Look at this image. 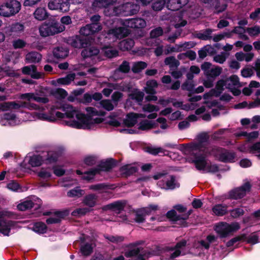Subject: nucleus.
<instances>
[{
    "label": "nucleus",
    "mask_w": 260,
    "mask_h": 260,
    "mask_svg": "<svg viewBox=\"0 0 260 260\" xmlns=\"http://www.w3.org/2000/svg\"><path fill=\"white\" fill-rule=\"evenodd\" d=\"M116 160L114 158H108L106 160H102L95 168H91L84 173L82 177L83 180L90 181L94 179L96 174H99L102 171L109 172L116 166Z\"/></svg>",
    "instance_id": "nucleus-1"
},
{
    "label": "nucleus",
    "mask_w": 260,
    "mask_h": 260,
    "mask_svg": "<svg viewBox=\"0 0 260 260\" xmlns=\"http://www.w3.org/2000/svg\"><path fill=\"white\" fill-rule=\"evenodd\" d=\"M185 153L189 155V162L194 164L196 168L199 171H204L207 165L206 155L203 150L191 151L185 150Z\"/></svg>",
    "instance_id": "nucleus-2"
},
{
    "label": "nucleus",
    "mask_w": 260,
    "mask_h": 260,
    "mask_svg": "<svg viewBox=\"0 0 260 260\" xmlns=\"http://www.w3.org/2000/svg\"><path fill=\"white\" fill-rule=\"evenodd\" d=\"M64 29V26L53 20L42 25L39 28V32L42 37H46L61 32Z\"/></svg>",
    "instance_id": "nucleus-3"
},
{
    "label": "nucleus",
    "mask_w": 260,
    "mask_h": 260,
    "mask_svg": "<svg viewBox=\"0 0 260 260\" xmlns=\"http://www.w3.org/2000/svg\"><path fill=\"white\" fill-rule=\"evenodd\" d=\"M240 228L238 222L228 223L221 222L216 225L214 230L218 234L220 238H224L233 234Z\"/></svg>",
    "instance_id": "nucleus-4"
},
{
    "label": "nucleus",
    "mask_w": 260,
    "mask_h": 260,
    "mask_svg": "<svg viewBox=\"0 0 260 260\" xmlns=\"http://www.w3.org/2000/svg\"><path fill=\"white\" fill-rule=\"evenodd\" d=\"M21 4L17 0H7L1 4V16L9 17L18 13L21 9Z\"/></svg>",
    "instance_id": "nucleus-5"
},
{
    "label": "nucleus",
    "mask_w": 260,
    "mask_h": 260,
    "mask_svg": "<svg viewBox=\"0 0 260 260\" xmlns=\"http://www.w3.org/2000/svg\"><path fill=\"white\" fill-rule=\"evenodd\" d=\"M140 10L139 5L134 3H126L115 7V10L119 16H127L136 14Z\"/></svg>",
    "instance_id": "nucleus-6"
},
{
    "label": "nucleus",
    "mask_w": 260,
    "mask_h": 260,
    "mask_svg": "<svg viewBox=\"0 0 260 260\" xmlns=\"http://www.w3.org/2000/svg\"><path fill=\"white\" fill-rule=\"evenodd\" d=\"M251 185L249 182H245L242 186L236 187L228 192V199L238 200L244 198L246 193L250 191Z\"/></svg>",
    "instance_id": "nucleus-7"
},
{
    "label": "nucleus",
    "mask_w": 260,
    "mask_h": 260,
    "mask_svg": "<svg viewBox=\"0 0 260 260\" xmlns=\"http://www.w3.org/2000/svg\"><path fill=\"white\" fill-rule=\"evenodd\" d=\"M76 117L78 121L73 120L72 121H66V124L73 128L77 129H87V127L89 125V120L86 114L84 113H78L76 115Z\"/></svg>",
    "instance_id": "nucleus-8"
},
{
    "label": "nucleus",
    "mask_w": 260,
    "mask_h": 260,
    "mask_svg": "<svg viewBox=\"0 0 260 260\" xmlns=\"http://www.w3.org/2000/svg\"><path fill=\"white\" fill-rule=\"evenodd\" d=\"M42 204V200L36 197H33L31 199H27L19 203L17 208L18 210L24 211L34 207L35 210L41 208Z\"/></svg>",
    "instance_id": "nucleus-9"
},
{
    "label": "nucleus",
    "mask_w": 260,
    "mask_h": 260,
    "mask_svg": "<svg viewBox=\"0 0 260 260\" xmlns=\"http://www.w3.org/2000/svg\"><path fill=\"white\" fill-rule=\"evenodd\" d=\"M67 43L74 48H83L90 45L91 41L89 38L80 35L69 37L67 40Z\"/></svg>",
    "instance_id": "nucleus-10"
},
{
    "label": "nucleus",
    "mask_w": 260,
    "mask_h": 260,
    "mask_svg": "<svg viewBox=\"0 0 260 260\" xmlns=\"http://www.w3.org/2000/svg\"><path fill=\"white\" fill-rule=\"evenodd\" d=\"M208 139L209 137L206 133H201L198 136V143L183 144L182 146L184 150H191L192 151L203 150V143L207 142Z\"/></svg>",
    "instance_id": "nucleus-11"
},
{
    "label": "nucleus",
    "mask_w": 260,
    "mask_h": 260,
    "mask_svg": "<svg viewBox=\"0 0 260 260\" xmlns=\"http://www.w3.org/2000/svg\"><path fill=\"white\" fill-rule=\"evenodd\" d=\"M13 215L12 212L1 210V234L4 236H8L11 227L14 226L15 222L11 220H4L3 216L11 217Z\"/></svg>",
    "instance_id": "nucleus-12"
},
{
    "label": "nucleus",
    "mask_w": 260,
    "mask_h": 260,
    "mask_svg": "<svg viewBox=\"0 0 260 260\" xmlns=\"http://www.w3.org/2000/svg\"><path fill=\"white\" fill-rule=\"evenodd\" d=\"M70 6L69 0H52L48 4V7L50 10H57L60 12L69 11Z\"/></svg>",
    "instance_id": "nucleus-13"
},
{
    "label": "nucleus",
    "mask_w": 260,
    "mask_h": 260,
    "mask_svg": "<svg viewBox=\"0 0 260 260\" xmlns=\"http://www.w3.org/2000/svg\"><path fill=\"white\" fill-rule=\"evenodd\" d=\"M218 154L217 156V159L221 162L227 163L234 161L235 154L234 152H230L227 149L222 148H219L217 149Z\"/></svg>",
    "instance_id": "nucleus-14"
},
{
    "label": "nucleus",
    "mask_w": 260,
    "mask_h": 260,
    "mask_svg": "<svg viewBox=\"0 0 260 260\" xmlns=\"http://www.w3.org/2000/svg\"><path fill=\"white\" fill-rule=\"evenodd\" d=\"M128 28L123 25V26L110 28L108 30L107 34L116 38H123L130 34L131 31Z\"/></svg>",
    "instance_id": "nucleus-15"
},
{
    "label": "nucleus",
    "mask_w": 260,
    "mask_h": 260,
    "mask_svg": "<svg viewBox=\"0 0 260 260\" xmlns=\"http://www.w3.org/2000/svg\"><path fill=\"white\" fill-rule=\"evenodd\" d=\"M123 25L131 28H143L146 25L145 20L141 18L128 19L124 21Z\"/></svg>",
    "instance_id": "nucleus-16"
},
{
    "label": "nucleus",
    "mask_w": 260,
    "mask_h": 260,
    "mask_svg": "<svg viewBox=\"0 0 260 260\" xmlns=\"http://www.w3.org/2000/svg\"><path fill=\"white\" fill-rule=\"evenodd\" d=\"M141 242L139 241L129 243L127 245V248L128 249L124 252V256L128 258L136 256L139 253L141 252V251L143 250V247H137L138 245L141 244Z\"/></svg>",
    "instance_id": "nucleus-17"
},
{
    "label": "nucleus",
    "mask_w": 260,
    "mask_h": 260,
    "mask_svg": "<svg viewBox=\"0 0 260 260\" xmlns=\"http://www.w3.org/2000/svg\"><path fill=\"white\" fill-rule=\"evenodd\" d=\"M69 213V211L68 210L56 211L53 213V214L56 217L47 218L46 220V222L47 224L59 223L61 219L68 216Z\"/></svg>",
    "instance_id": "nucleus-18"
},
{
    "label": "nucleus",
    "mask_w": 260,
    "mask_h": 260,
    "mask_svg": "<svg viewBox=\"0 0 260 260\" xmlns=\"http://www.w3.org/2000/svg\"><path fill=\"white\" fill-rule=\"evenodd\" d=\"M99 53V49L96 46H91L90 43L87 47L83 48L81 54L82 57L85 59L96 56Z\"/></svg>",
    "instance_id": "nucleus-19"
},
{
    "label": "nucleus",
    "mask_w": 260,
    "mask_h": 260,
    "mask_svg": "<svg viewBox=\"0 0 260 260\" xmlns=\"http://www.w3.org/2000/svg\"><path fill=\"white\" fill-rule=\"evenodd\" d=\"M116 0H94L91 7L94 11H98L100 9L107 8L113 5Z\"/></svg>",
    "instance_id": "nucleus-20"
},
{
    "label": "nucleus",
    "mask_w": 260,
    "mask_h": 260,
    "mask_svg": "<svg viewBox=\"0 0 260 260\" xmlns=\"http://www.w3.org/2000/svg\"><path fill=\"white\" fill-rule=\"evenodd\" d=\"M24 30V25L23 24L19 22H15L12 23L8 30V34L10 36H20L23 33ZM7 33V31H6Z\"/></svg>",
    "instance_id": "nucleus-21"
},
{
    "label": "nucleus",
    "mask_w": 260,
    "mask_h": 260,
    "mask_svg": "<svg viewBox=\"0 0 260 260\" xmlns=\"http://www.w3.org/2000/svg\"><path fill=\"white\" fill-rule=\"evenodd\" d=\"M138 170V169L136 166H133L130 164L123 165L119 169L121 176L125 178H127L133 175L136 173Z\"/></svg>",
    "instance_id": "nucleus-22"
},
{
    "label": "nucleus",
    "mask_w": 260,
    "mask_h": 260,
    "mask_svg": "<svg viewBox=\"0 0 260 260\" xmlns=\"http://www.w3.org/2000/svg\"><path fill=\"white\" fill-rule=\"evenodd\" d=\"M60 156V152L55 151H49L46 152L43 155L44 157V163L50 164L57 162Z\"/></svg>",
    "instance_id": "nucleus-23"
},
{
    "label": "nucleus",
    "mask_w": 260,
    "mask_h": 260,
    "mask_svg": "<svg viewBox=\"0 0 260 260\" xmlns=\"http://www.w3.org/2000/svg\"><path fill=\"white\" fill-rule=\"evenodd\" d=\"M228 206L224 204H217L212 208L213 213L217 216H222L227 214L229 212Z\"/></svg>",
    "instance_id": "nucleus-24"
},
{
    "label": "nucleus",
    "mask_w": 260,
    "mask_h": 260,
    "mask_svg": "<svg viewBox=\"0 0 260 260\" xmlns=\"http://www.w3.org/2000/svg\"><path fill=\"white\" fill-rule=\"evenodd\" d=\"M98 197L94 193L86 194L83 198L82 203L90 209L96 205Z\"/></svg>",
    "instance_id": "nucleus-25"
},
{
    "label": "nucleus",
    "mask_w": 260,
    "mask_h": 260,
    "mask_svg": "<svg viewBox=\"0 0 260 260\" xmlns=\"http://www.w3.org/2000/svg\"><path fill=\"white\" fill-rule=\"evenodd\" d=\"M34 18L39 21H43L47 19L49 14L45 7H38L33 13Z\"/></svg>",
    "instance_id": "nucleus-26"
},
{
    "label": "nucleus",
    "mask_w": 260,
    "mask_h": 260,
    "mask_svg": "<svg viewBox=\"0 0 260 260\" xmlns=\"http://www.w3.org/2000/svg\"><path fill=\"white\" fill-rule=\"evenodd\" d=\"M125 203L122 201H117L111 204H108L103 207V210H117L119 213L124 210Z\"/></svg>",
    "instance_id": "nucleus-27"
},
{
    "label": "nucleus",
    "mask_w": 260,
    "mask_h": 260,
    "mask_svg": "<svg viewBox=\"0 0 260 260\" xmlns=\"http://www.w3.org/2000/svg\"><path fill=\"white\" fill-rule=\"evenodd\" d=\"M53 54L57 59L64 58L68 56L69 50L64 47L57 46L53 49Z\"/></svg>",
    "instance_id": "nucleus-28"
},
{
    "label": "nucleus",
    "mask_w": 260,
    "mask_h": 260,
    "mask_svg": "<svg viewBox=\"0 0 260 260\" xmlns=\"http://www.w3.org/2000/svg\"><path fill=\"white\" fill-rule=\"evenodd\" d=\"M207 3L210 5L211 7L215 9L214 13L215 14H219L223 12L228 6L225 4L221 5L219 0H207Z\"/></svg>",
    "instance_id": "nucleus-29"
},
{
    "label": "nucleus",
    "mask_w": 260,
    "mask_h": 260,
    "mask_svg": "<svg viewBox=\"0 0 260 260\" xmlns=\"http://www.w3.org/2000/svg\"><path fill=\"white\" fill-rule=\"evenodd\" d=\"M158 86L157 82L154 79L149 80L146 82L144 91L148 94H155L156 91L155 89Z\"/></svg>",
    "instance_id": "nucleus-30"
},
{
    "label": "nucleus",
    "mask_w": 260,
    "mask_h": 260,
    "mask_svg": "<svg viewBox=\"0 0 260 260\" xmlns=\"http://www.w3.org/2000/svg\"><path fill=\"white\" fill-rule=\"evenodd\" d=\"M30 229L38 234H44L47 232V226L46 224L42 221L34 222Z\"/></svg>",
    "instance_id": "nucleus-31"
},
{
    "label": "nucleus",
    "mask_w": 260,
    "mask_h": 260,
    "mask_svg": "<svg viewBox=\"0 0 260 260\" xmlns=\"http://www.w3.org/2000/svg\"><path fill=\"white\" fill-rule=\"evenodd\" d=\"M102 52L106 57L109 58L118 56V51L111 46H104L102 49Z\"/></svg>",
    "instance_id": "nucleus-32"
},
{
    "label": "nucleus",
    "mask_w": 260,
    "mask_h": 260,
    "mask_svg": "<svg viewBox=\"0 0 260 260\" xmlns=\"http://www.w3.org/2000/svg\"><path fill=\"white\" fill-rule=\"evenodd\" d=\"M42 55L35 51H32L27 53L25 59L28 63H37L41 61Z\"/></svg>",
    "instance_id": "nucleus-33"
},
{
    "label": "nucleus",
    "mask_w": 260,
    "mask_h": 260,
    "mask_svg": "<svg viewBox=\"0 0 260 260\" xmlns=\"http://www.w3.org/2000/svg\"><path fill=\"white\" fill-rule=\"evenodd\" d=\"M44 162V157L40 154H34L30 157L28 163L32 167L40 166Z\"/></svg>",
    "instance_id": "nucleus-34"
},
{
    "label": "nucleus",
    "mask_w": 260,
    "mask_h": 260,
    "mask_svg": "<svg viewBox=\"0 0 260 260\" xmlns=\"http://www.w3.org/2000/svg\"><path fill=\"white\" fill-rule=\"evenodd\" d=\"M134 41L132 39H127L121 41L119 43V49L123 51H128L132 49L134 46Z\"/></svg>",
    "instance_id": "nucleus-35"
},
{
    "label": "nucleus",
    "mask_w": 260,
    "mask_h": 260,
    "mask_svg": "<svg viewBox=\"0 0 260 260\" xmlns=\"http://www.w3.org/2000/svg\"><path fill=\"white\" fill-rule=\"evenodd\" d=\"M136 113L132 112L126 115V119L123 121L124 124L128 127L134 126L137 122L138 117Z\"/></svg>",
    "instance_id": "nucleus-36"
},
{
    "label": "nucleus",
    "mask_w": 260,
    "mask_h": 260,
    "mask_svg": "<svg viewBox=\"0 0 260 260\" xmlns=\"http://www.w3.org/2000/svg\"><path fill=\"white\" fill-rule=\"evenodd\" d=\"M20 109L19 103L15 101L7 102L1 103V111H10Z\"/></svg>",
    "instance_id": "nucleus-37"
},
{
    "label": "nucleus",
    "mask_w": 260,
    "mask_h": 260,
    "mask_svg": "<svg viewBox=\"0 0 260 260\" xmlns=\"http://www.w3.org/2000/svg\"><path fill=\"white\" fill-rule=\"evenodd\" d=\"M156 124L154 121L144 120L140 122L138 129L142 131H146L155 127Z\"/></svg>",
    "instance_id": "nucleus-38"
},
{
    "label": "nucleus",
    "mask_w": 260,
    "mask_h": 260,
    "mask_svg": "<svg viewBox=\"0 0 260 260\" xmlns=\"http://www.w3.org/2000/svg\"><path fill=\"white\" fill-rule=\"evenodd\" d=\"M212 32V30L210 28H207L205 30L204 32H196L193 34L194 37L199 39L202 40H209L212 39L211 36Z\"/></svg>",
    "instance_id": "nucleus-39"
},
{
    "label": "nucleus",
    "mask_w": 260,
    "mask_h": 260,
    "mask_svg": "<svg viewBox=\"0 0 260 260\" xmlns=\"http://www.w3.org/2000/svg\"><path fill=\"white\" fill-rule=\"evenodd\" d=\"M84 193V190L81 189L80 187L77 186L68 191L67 195L70 198H80Z\"/></svg>",
    "instance_id": "nucleus-40"
},
{
    "label": "nucleus",
    "mask_w": 260,
    "mask_h": 260,
    "mask_svg": "<svg viewBox=\"0 0 260 260\" xmlns=\"http://www.w3.org/2000/svg\"><path fill=\"white\" fill-rule=\"evenodd\" d=\"M75 74L71 73L68 74L66 77L57 79V82L61 85H69L75 79Z\"/></svg>",
    "instance_id": "nucleus-41"
},
{
    "label": "nucleus",
    "mask_w": 260,
    "mask_h": 260,
    "mask_svg": "<svg viewBox=\"0 0 260 260\" xmlns=\"http://www.w3.org/2000/svg\"><path fill=\"white\" fill-rule=\"evenodd\" d=\"M147 67V63L144 61H138L134 63L132 71L134 73L137 74L141 72Z\"/></svg>",
    "instance_id": "nucleus-42"
},
{
    "label": "nucleus",
    "mask_w": 260,
    "mask_h": 260,
    "mask_svg": "<svg viewBox=\"0 0 260 260\" xmlns=\"http://www.w3.org/2000/svg\"><path fill=\"white\" fill-rule=\"evenodd\" d=\"M167 0H156L151 5L152 9L155 11H161L165 6L167 7Z\"/></svg>",
    "instance_id": "nucleus-43"
},
{
    "label": "nucleus",
    "mask_w": 260,
    "mask_h": 260,
    "mask_svg": "<svg viewBox=\"0 0 260 260\" xmlns=\"http://www.w3.org/2000/svg\"><path fill=\"white\" fill-rule=\"evenodd\" d=\"M80 252L84 256H89L93 252V247L91 244L86 243L80 247Z\"/></svg>",
    "instance_id": "nucleus-44"
},
{
    "label": "nucleus",
    "mask_w": 260,
    "mask_h": 260,
    "mask_svg": "<svg viewBox=\"0 0 260 260\" xmlns=\"http://www.w3.org/2000/svg\"><path fill=\"white\" fill-rule=\"evenodd\" d=\"M167 217L173 222H176L179 220H182L181 215H178L174 209H172L167 212Z\"/></svg>",
    "instance_id": "nucleus-45"
},
{
    "label": "nucleus",
    "mask_w": 260,
    "mask_h": 260,
    "mask_svg": "<svg viewBox=\"0 0 260 260\" xmlns=\"http://www.w3.org/2000/svg\"><path fill=\"white\" fill-rule=\"evenodd\" d=\"M166 4L168 10L175 11L180 7L181 2L180 0H167Z\"/></svg>",
    "instance_id": "nucleus-46"
},
{
    "label": "nucleus",
    "mask_w": 260,
    "mask_h": 260,
    "mask_svg": "<svg viewBox=\"0 0 260 260\" xmlns=\"http://www.w3.org/2000/svg\"><path fill=\"white\" fill-rule=\"evenodd\" d=\"M92 210L88 207L79 208L74 210L72 212V215L74 216H81L85 215Z\"/></svg>",
    "instance_id": "nucleus-47"
},
{
    "label": "nucleus",
    "mask_w": 260,
    "mask_h": 260,
    "mask_svg": "<svg viewBox=\"0 0 260 260\" xmlns=\"http://www.w3.org/2000/svg\"><path fill=\"white\" fill-rule=\"evenodd\" d=\"M165 63L169 65L171 69L173 68H177L179 65V61L177 60L175 57L170 56L165 58Z\"/></svg>",
    "instance_id": "nucleus-48"
},
{
    "label": "nucleus",
    "mask_w": 260,
    "mask_h": 260,
    "mask_svg": "<svg viewBox=\"0 0 260 260\" xmlns=\"http://www.w3.org/2000/svg\"><path fill=\"white\" fill-rule=\"evenodd\" d=\"M166 184L167 188L171 190L174 189L176 187H179V184L176 182V178L174 175L170 176V179L166 181Z\"/></svg>",
    "instance_id": "nucleus-49"
},
{
    "label": "nucleus",
    "mask_w": 260,
    "mask_h": 260,
    "mask_svg": "<svg viewBox=\"0 0 260 260\" xmlns=\"http://www.w3.org/2000/svg\"><path fill=\"white\" fill-rule=\"evenodd\" d=\"M224 86H226L227 89H230V87L232 86V85L230 83H227V81H226L225 79H220L217 82L215 88L222 92L224 90L223 87Z\"/></svg>",
    "instance_id": "nucleus-50"
},
{
    "label": "nucleus",
    "mask_w": 260,
    "mask_h": 260,
    "mask_svg": "<svg viewBox=\"0 0 260 260\" xmlns=\"http://www.w3.org/2000/svg\"><path fill=\"white\" fill-rule=\"evenodd\" d=\"M246 239V235L245 234H243L240 236H236L229 240L228 242H227L226 246L228 247H230L234 245V244L236 242L238 241H241V240H245Z\"/></svg>",
    "instance_id": "nucleus-51"
},
{
    "label": "nucleus",
    "mask_w": 260,
    "mask_h": 260,
    "mask_svg": "<svg viewBox=\"0 0 260 260\" xmlns=\"http://www.w3.org/2000/svg\"><path fill=\"white\" fill-rule=\"evenodd\" d=\"M100 106L108 111H112L114 109V106L109 100H103L100 102Z\"/></svg>",
    "instance_id": "nucleus-52"
},
{
    "label": "nucleus",
    "mask_w": 260,
    "mask_h": 260,
    "mask_svg": "<svg viewBox=\"0 0 260 260\" xmlns=\"http://www.w3.org/2000/svg\"><path fill=\"white\" fill-rule=\"evenodd\" d=\"M194 84L188 80L185 81L181 85V88L183 90H186L189 92L188 96H191V93L193 92Z\"/></svg>",
    "instance_id": "nucleus-53"
},
{
    "label": "nucleus",
    "mask_w": 260,
    "mask_h": 260,
    "mask_svg": "<svg viewBox=\"0 0 260 260\" xmlns=\"http://www.w3.org/2000/svg\"><path fill=\"white\" fill-rule=\"evenodd\" d=\"M144 94L142 91L134 92L129 94V97L133 100H136L138 102H142L144 99Z\"/></svg>",
    "instance_id": "nucleus-54"
},
{
    "label": "nucleus",
    "mask_w": 260,
    "mask_h": 260,
    "mask_svg": "<svg viewBox=\"0 0 260 260\" xmlns=\"http://www.w3.org/2000/svg\"><path fill=\"white\" fill-rule=\"evenodd\" d=\"M182 56H184L187 57L190 60H194L196 58L197 54L194 51L189 50L185 53L179 54L177 56L178 58L181 59L182 58Z\"/></svg>",
    "instance_id": "nucleus-55"
},
{
    "label": "nucleus",
    "mask_w": 260,
    "mask_h": 260,
    "mask_svg": "<svg viewBox=\"0 0 260 260\" xmlns=\"http://www.w3.org/2000/svg\"><path fill=\"white\" fill-rule=\"evenodd\" d=\"M16 117V115L12 112L4 113L1 118V125H6V120H14Z\"/></svg>",
    "instance_id": "nucleus-56"
},
{
    "label": "nucleus",
    "mask_w": 260,
    "mask_h": 260,
    "mask_svg": "<svg viewBox=\"0 0 260 260\" xmlns=\"http://www.w3.org/2000/svg\"><path fill=\"white\" fill-rule=\"evenodd\" d=\"M108 88H105L102 90L103 94L106 97L109 96L113 89H116V85L114 83H107Z\"/></svg>",
    "instance_id": "nucleus-57"
},
{
    "label": "nucleus",
    "mask_w": 260,
    "mask_h": 260,
    "mask_svg": "<svg viewBox=\"0 0 260 260\" xmlns=\"http://www.w3.org/2000/svg\"><path fill=\"white\" fill-rule=\"evenodd\" d=\"M230 213L231 216L234 218H237L241 216H242L244 214V211L243 209L240 208H236L232 210L229 211Z\"/></svg>",
    "instance_id": "nucleus-58"
},
{
    "label": "nucleus",
    "mask_w": 260,
    "mask_h": 260,
    "mask_svg": "<svg viewBox=\"0 0 260 260\" xmlns=\"http://www.w3.org/2000/svg\"><path fill=\"white\" fill-rule=\"evenodd\" d=\"M187 245V241L185 239H182L180 241L178 242L174 247H169L167 249H168L169 251H173L175 249H177L180 250L181 249H183Z\"/></svg>",
    "instance_id": "nucleus-59"
},
{
    "label": "nucleus",
    "mask_w": 260,
    "mask_h": 260,
    "mask_svg": "<svg viewBox=\"0 0 260 260\" xmlns=\"http://www.w3.org/2000/svg\"><path fill=\"white\" fill-rule=\"evenodd\" d=\"M225 80L227 81V83H230L231 84L232 86L233 85L239 86H241L239 81V78L236 75H232L229 78H226Z\"/></svg>",
    "instance_id": "nucleus-60"
},
{
    "label": "nucleus",
    "mask_w": 260,
    "mask_h": 260,
    "mask_svg": "<svg viewBox=\"0 0 260 260\" xmlns=\"http://www.w3.org/2000/svg\"><path fill=\"white\" fill-rule=\"evenodd\" d=\"M134 220L136 222L138 223L145 222V217L140 209L135 211V217Z\"/></svg>",
    "instance_id": "nucleus-61"
},
{
    "label": "nucleus",
    "mask_w": 260,
    "mask_h": 260,
    "mask_svg": "<svg viewBox=\"0 0 260 260\" xmlns=\"http://www.w3.org/2000/svg\"><path fill=\"white\" fill-rule=\"evenodd\" d=\"M130 69L129 63L126 60H124L118 68V71L125 74L128 73Z\"/></svg>",
    "instance_id": "nucleus-62"
},
{
    "label": "nucleus",
    "mask_w": 260,
    "mask_h": 260,
    "mask_svg": "<svg viewBox=\"0 0 260 260\" xmlns=\"http://www.w3.org/2000/svg\"><path fill=\"white\" fill-rule=\"evenodd\" d=\"M89 188L93 190H101L105 189H109L110 186L104 183H98L90 185Z\"/></svg>",
    "instance_id": "nucleus-63"
},
{
    "label": "nucleus",
    "mask_w": 260,
    "mask_h": 260,
    "mask_svg": "<svg viewBox=\"0 0 260 260\" xmlns=\"http://www.w3.org/2000/svg\"><path fill=\"white\" fill-rule=\"evenodd\" d=\"M246 31L250 36H256L260 34V26L254 25L253 27H247Z\"/></svg>",
    "instance_id": "nucleus-64"
}]
</instances>
